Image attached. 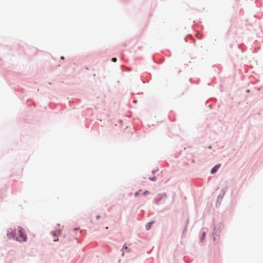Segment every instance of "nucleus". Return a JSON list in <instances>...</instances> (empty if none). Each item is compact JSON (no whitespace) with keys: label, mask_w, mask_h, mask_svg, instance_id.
I'll return each mask as SVG.
<instances>
[{"label":"nucleus","mask_w":263,"mask_h":263,"mask_svg":"<svg viewBox=\"0 0 263 263\" xmlns=\"http://www.w3.org/2000/svg\"><path fill=\"white\" fill-rule=\"evenodd\" d=\"M7 237L9 238H13L17 241L22 242L26 241L27 237L23 228L17 227L14 229H10L7 233Z\"/></svg>","instance_id":"nucleus-1"},{"label":"nucleus","mask_w":263,"mask_h":263,"mask_svg":"<svg viewBox=\"0 0 263 263\" xmlns=\"http://www.w3.org/2000/svg\"><path fill=\"white\" fill-rule=\"evenodd\" d=\"M52 234L53 237L54 241H57L58 240L57 237L61 234V231L60 230V228H59V229L57 231H53L52 232Z\"/></svg>","instance_id":"nucleus-2"},{"label":"nucleus","mask_w":263,"mask_h":263,"mask_svg":"<svg viewBox=\"0 0 263 263\" xmlns=\"http://www.w3.org/2000/svg\"><path fill=\"white\" fill-rule=\"evenodd\" d=\"M219 165H215V166L211 170V173L214 174L216 173L219 168Z\"/></svg>","instance_id":"nucleus-3"},{"label":"nucleus","mask_w":263,"mask_h":263,"mask_svg":"<svg viewBox=\"0 0 263 263\" xmlns=\"http://www.w3.org/2000/svg\"><path fill=\"white\" fill-rule=\"evenodd\" d=\"M153 223H154L153 221V222H150L148 223L146 225V227H146V229L147 230H149L151 228V227H152V226Z\"/></svg>","instance_id":"nucleus-4"},{"label":"nucleus","mask_w":263,"mask_h":263,"mask_svg":"<svg viewBox=\"0 0 263 263\" xmlns=\"http://www.w3.org/2000/svg\"><path fill=\"white\" fill-rule=\"evenodd\" d=\"M117 58H112V59H111V61H112V62H116L117 61Z\"/></svg>","instance_id":"nucleus-5"},{"label":"nucleus","mask_w":263,"mask_h":263,"mask_svg":"<svg viewBox=\"0 0 263 263\" xmlns=\"http://www.w3.org/2000/svg\"><path fill=\"white\" fill-rule=\"evenodd\" d=\"M123 249H127V246H126V245H124V246H123Z\"/></svg>","instance_id":"nucleus-6"},{"label":"nucleus","mask_w":263,"mask_h":263,"mask_svg":"<svg viewBox=\"0 0 263 263\" xmlns=\"http://www.w3.org/2000/svg\"><path fill=\"white\" fill-rule=\"evenodd\" d=\"M204 236H205V233H203V234H202V239H203Z\"/></svg>","instance_id":"nucleus-7"},{"label":"nucleus","mask_w":263,"mask_h":263,"mask_svg":"<svg viewBox=\"0 0 263 263\" xmlns=\"http://www.w3.org/2000/svg\"><path fill=\"white\" fill-rule=\"evenodd\" d=\"M147 193H148V191H145V192L143 193V194H144V195H145V194H147Z\"/></svg>","instance_id":"nucleus-8"},{"label":"nucleus","mask_w":263,"mask_h":263,"mask_svg":"<svg viewBox=\"0 0 263 263\" xmlns=\"http://www.w3.org/2000/svg\"><path fill=\"white\" fill-rule=\"evenodd\" d=\"M138 194H139V192H136L135 193V196H138Z\"/></svg>","instance_id":"nucleus-9"},{"label":"nucleus","mask_w":263,"mask_h":263,"mask_svg":"<svg viewBox=\"0 0 263 263\" xmlns=\"http://www.w3.org/2000/svg\"><path fill=\"white\" fill-rule=\"evenodd\" d=\"M99 218H100V217H99V216H97V219H99Z\"/></svg>","instance_id":"nucleus-10"},{"label":"nucleus","mask_w":263,"mask_h":263,"mask_svg":"<svg viewBox=\"0 0 263 263\" xmlns=\"http://www.w3.org/2000/svg\"><path fill=\"white\" fill-rule=\"evenodd\" d=\"M64 59V58L63 57H61V59L63 60Z\"/></svg>","instance_id":"nucleus-11"}]
</instances>
